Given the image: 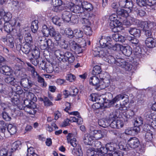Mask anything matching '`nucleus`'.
Segmentation results:
<instances>
[{
  "mask_svg": "<svg viewBox=\"0 0 156 156\" xmlns=\"http://www.w3.org/2000/svg\"><path fill=\"white\" fill-rule=\"evenodd\" d=\"M70 47L71 49L75 50V52L76 54H79L82 51L81 47L76 43L74 41H71L70 43Z\"/></svg>",
  "mask_w": 156,
  "mask_h": 156,
  "instance_id": "13",
  "label": "nucleus"
},
{
  "mask_svg": "<svg viewBox=\"0 0 156 156\" xmlns=\"http://www.w3.org/2000/svg\"><path fill=\"white\" fill-rule=\"evenodd\" d=\"M131 12V10H127L126 9L119 8L116 11L117 14L119 16L126 18L129 16V12Z\"/></svg>",
  "mask_w": 156,
  "mask_h": 156,
  "instance_id": "16",
  "label": "nucleus"
},
{
  "mask_svg": "<svg viewBox=\"0 0 156 156\" xmlns=\"http://www.w3.org/2000/svg\"><path fill=\"white\" fill-rule=\"evenodd\" d=\"M68 7L69 8L71 11L74 13H78L79 14L83 12H81L82 7H80V5H74V4L72 2H70L69 3Z\"/></svg>",
  "mask_w": 156,
  "mask_h": 156,
  "instance_id": "9",
  "label": "nucleus"
},
{
  "mask_svg": "<svg viewBox=\"0 0 156 156\" xmlns=\"http://www.w3.org/2000/svg\"><path fill=\"white\" fill-rule=\"evenodd\" d=\"M139 20H136L134 18L129 17H128V19L126 18L123 20V23L124 25L129 26L132 23H134L135 22L136 23H137V22H139Z\"/></svg>",
  "mask_w": 156,
  "mask_h": 156,
  "instance_id": "27",
  "label": "nucleus"
},
{
  "mask_svg": "<svg viewBox=\"0 0 156 156\" xmlns=\"http://www.w3.org/2000/svg\"><path fill=\"white\" fill-rule=\"evenodd\" d=\"M21 141H17L13 143L12 145L11 151H8L5 149H2L0 151V156H10L11 153L15 151L21 146Z\"/></svg>",
  "mask_w": 156,
  "mask_h": 156,
  "instance_id": "4",
  "label": "nucleus"
},
{
  "mask_svg": "<svg viewBox=\"0 0 156 156\" xmlns=\"http://www.w3.org/2000/svg\"><path fill=\"white\" fill-rule=\"evenodd\" d=\"M100 47L96 48L93 51L95 56L104 58V60L110 64H115L126 71H129L132 68V65L122 58H117L116 59L113 56L108 55L107 49L114 51H121L122 45L119 44H112L111 39L109 37L102 36L99 40Z\"/></svg>",
  "mask_w": 156,
  "mask_h": 156,
  "instance_id": "1",
  "label": "nucleus"
},
{
  "mask_svg": "<svg viewBox=\"0 0 156 156\" xmlns=\"http://www.w3.org/2000/svg\"><path fill=\"white\" fill-rule=\"evenodd\" d=\"M134 114V112L131 110H129L125 112L124 115L126 118L128 119L132 118Z\"/></svg>",
  "mask_w": 156,
  "mask_h": 156,
  "instance_id": "49",
  "label": "nucleus"
},
{
  "mask_svg": "<svg viewBox=\"0 0 156 156\" xmlns=\"http://www.w3.org/2000/svg\"><path fill=\"white\" fill-rule=\"evenodd\" d=\"M15 87L16 89H14L15 92L13 93L11 96V101L13 104L17 106L20 109L22 110L23 109V107L20 108L19 105L20 102V95L23 94V90L20 86H16Z\"/></svg>",
  "mask_w": 156,
  "mask_h": 156,
  "instance_id": "2",
  "label": "nucleus"
},
{
  "mask_svg": "<svg viewBox=\"0 0 156 156\" xmlns=\"http://www.w3.org/2000/svg\"><path fill=\"white\" fill-rule=\"evenodd\" d=\"M127 38L130 41L131 43V45H132L133 47H134L135 46L140 45L139 43V40L136 38L129 36H127Z\"/></svg>",
  "mask_w": 156,
  "mask_h": 156,
  "instance_id": "33",
  "label": "nucleus"
},
{
  "mask_svg": "<svg viewBox=\"0 0 156 156\" xmlns=\"http://www.w3.org/2000/svg\"><path fill=\"white\" fill-rule=\"evenodd\" d=\"M100 80H99L97 87L100 89H103L108 87L110 83V81L108 79L100 77Z\"/></svg>",
  "mask_w": 156,
  "mask_h": 156,
  "instance_id": "10",
  "label": "nucleus"
},
{
  "mask_svg": "<svg viewBox=\"0 0 156 156\" xmlns=\"http://www.w3.org/2000/svg\"><path fill=\"white\" fill-rule=\"evenodd\" d=\"M120 102V107H119L120 110H126L127 107L126 105L129 102V98L128 95L124 94V98Z\"/></svg>",
  "mask_w": 156,
  "mask_h": 156,
  "instance_id": "14",
  "label": "nucleus"
},
{
  "mask_svg": "<svg viewBox=\"0 0 156 156\" xmlns=\"http://www.w3.org/2000/svg\"><path fill=\"white\" fill-rule=\"evenodd\" d=\"M97 101V102L93 104L92 106L94 110L99 109L102 107L104 105L102 103H101L98 101Z\"/></svg>",
  "mask_w": 156,
  "mask_h": 156,
  "instance_id": "62",
  "label": "nucleus"
},
{
  "mask_svg": "<svg viewBox=\"0 0 156 156\" xmlns=\"http://www.w3.org/2000/svg\"><path fill=\"white\" fill-rule=\"evenodd\" d=\"M31 31L33 33H36L38 29V21L37 20L33 21L31 26Z\"/></svg>",
  "mask_w": 156,
  "mask_h": 156,
  "instance_id": "44",
  "label": "nucleus"
},
{
  "mask_svg": "<svg viewBox=\"0 0 156 156\" xmlns=\"http://www.w3.org/2000/svg\"><path fill=\"white\" fill-rule=\"evenodd\" d=\"M121 51L125 55L127 56H130L132 52L131 48L128 45L122 46Z\"/></svg>",
  "mask_w": 156,
  "mask_h": 156,
  "instance_id": "21",
  "label": "nucleus"
},
{
  "mask_svg": "<svg viewBox=\"0 0 156 156\" xmlns=\"http://www.w3.org/2000/svg\"><path fill=\"white\" fill-rule=\"evenodd\" d=\"M35 155L34 153V149L32 147H30L27 149V156H34Z\"/></svg>",
  "mask_w": 156,
  "mask_h": 156,
  "instance_id": "64",
  "label": "nucleus"
},
{
  "mask_svg": "<svg viewBox=\"0 0 156 156\" xmlns=\"http://www.w3.org/2000/svg\"><path fill=\"white\" fill-rule=\"evenodd\" d=\"M118 146L119 149L122 150L128 151L129 149L126 146V143L123 140L119 142Z\"/></svg>",
  "mask_w": 156,
  "mask_h": 156,
  "instance_id": "34",
  "label": "nucleus"
},
{
  "mask_svg": "<svg viewBox=\"0 0 156 156\" xmlns=\"http://www.w3.org/2000/svg\"><path fill=\"white\" fill-rule=\"evenodd\" d=\"M133 51L134 55L137 57L142 53V49L140 47V45L133 47Z\"/></svg>",
  "mask_w": 156,
  "mask_h": 156,
  "instance_id": "40",
  "label": "nucleus"
},
{
  "mask_svg": "<svg viewBox=\"0 0 156 156\" xmlns=\"http://www.w3.org/2000/svg\"><path fill=\"white\" fill-rule=\"evenodd\" d=\"M12 7L16 10L19 11L20 10L21 7L19 2L17 1H13L12 2Z\"/></svg>",
  "mask_w": 156,
  "mask_h": 156,
  "instance_id": "60",
  "label": "nucleus"
},
{
  "mask_svg": "<svg viewBox=\"0 0 156 156\" xmlns=\"http://www.w3.org/2000/svg\"><path fill=\"white\" fill-rule=\"evenodd\" d=\"M24 39L26 42V44H31L32 42V38L30 33H26L24 37Z\"/></svg>",
  "mask_w": 156,
  "mask_h": 156,
  "instance_id": "41",
  "label": "nucleus"
},
{
  "mask_svg": "<svg viewBox=\"0 0 156 156\" xmlns=\"http://www.w3.org/2000/svg\"><path fill=\"white\" fill-rule=\"evenodd\" d=\"M78 148L77 150L76 151L75 149L74 148L72 151L73 154L75 155L76 156H83V153L81 150V148L79 145H78Z\"/></svg>",
  "mask_w": 156,
  "mask_h": 156,
  "instance_id": "48",
  "label": "nucleus"
},
{
  "mask_svg": "<svg viewBox=\"0 0 156 156\" xmlns=\"http://www.w3.org/2000/svg\"><path fill=\"white\" fill-rule=\"evenodd\" d=\"M128 144L130 148H135L138 147L139 144L138 139L135 137L130 138L128 141Z\"/></svg>",
  "mask_w": 156,
  "mask_h": 156,
  "instance_id": "12",
  "label": "nucleus"
},
{
  "mask_svg": "<svg viewBox=\"0 0 156 156\" xmlns=\"http://www.w3.org/2000/svg\"><path fill=\"white\" fill-rule=\"evenodd\" d=\"M79 16L81 18L80 21L82 24L85 27H90L91 23L89 20L90 19H87V16L85 15L84 12H83L80 14Z\"/></svg>",
  "mask_w": 156,
  "mask_h": 156,
  "instance_id": "11",
  "label": "nucleus"
},
{
  "mask_svg": "<svg viewBox=\"0 0 156 156\" xmlns=\"http://www.w3.org/2000/svg\"><path fill=\"white\" fill-rule=\"evenodd\" d=\"M116 144L113 143H110L107 144L105 145L108 151L111 152V154H109L110 156H123V153L121 151H115V150Z\"/></svg>",
  "mask_w": 156,
  "mask_h": 156,
  "instance_id": "5",
  "label": "nucleus"
},
{
  "mask_svg": "<svg viewBox=\"0 0 156 156\" xmlns=\"http://www.w3.org/2000/svg\"><path fill=\"white\" fill-rule=\"evenodd\" d=\"M107 152L108 151L106 147H101L100 148H97V154L95 156H104L107 154Z\"/></svg>",
  "mask_w": 156,
  "mask_h": 156,
  "instance_id": "24",
  "label": "nucleus"
},
{
  "mask_svg": "<svg viewBox=\"0 0 156 156\" xmlns=\"http://www.w3.org/2000/svg\"><path fill=\"white\" fill-rule=\"evenodd\" d=\"M5 79V82L8 84H10L15 87V79L12 75L9 74Z\"/></svg>",
  "mask_w": 156,
  "mask_h": 156,
  "instance_id": "35",
  "label": "nucleus"
},
{
  "mask_svg": "<svg viewBox=\"0 0 156 156\" xmlns=\"http://www.w3.org/2000/svg\"><path fill=\"white\" fill-rule=\"evenodd\" d=\"M2 73L7 75H9V74H11V69L9 66H2L1 68Z\"/></svg>",
  "mask_w": 156,
  "mask_h": 156,
  "instance_id": "39",
  "label": "nucleus"
},
{
  "mask_svg": "<svg viewBox=\"0 0 156 156\" xmlns=\"http://www.w3.org/2000/svg\"><path fill=\"white\" fill-rule=\"evenodd\" d=\"M126 6L125 8H127L128 10H131V12L134 11V9L136 8L133 5L132 2L130 0H127L126 1Z\"/></svg>",
  "mask_w": 156,
  "mask_h": 156,
  "instance_id": "51",
  "label": "nucleus"
},
{
  "mask_svg": "<svg viewBox=\"0 0 156 156\" xmlns=\"http://www.w3.org/2000/svg\"><path fill=\"white\" fill-rule=\"evenodd\" d=\"M89 99L92 101H100L101 98V97L96 94H92L90 96Z\"/></svg>",
  "mask_w": 156,
  "mask_h": 156,
  "instance_id": "55",
  "label": "nucleus"
},
{
  "mask_svg": "<svg viewBox=\"0 0 156 156\" xmlns=\"http://www.w3.org/2000/svg\"><path fill=\"white\" fill-rule=\"evenodd\" d=\"M139 26L142 28L144 30H146L149 29H151L154 27L155 23L153 22L150 21H139Z\"/></svg>",
  "mask_w": 156,
  "mask_h": 156,
  "instance_id": "7",
  "label": "nucleus"
},
{
  "mask_svg": "<svg viewBox=\"0 0 156 156\" xmlns=\"http://www.w3.org/2000/svg\"><path fill=\"white\" fill-rule=\"evenodd\" d=\"M41 43L40 48L41 49L44 50L46 49L49 44L51 43V40L50 39H45L44 40H41Z\"/></svg>",
  "mask_w": 156,
  "mask_h": 156,
  "instance_id": "28",
  "label": "nucleus"
},
{
  "mask_svg": "<svg viewBox=\"0 0 156 156\" xmlns=\"http://www.w3.org/2000/svg\"><path fill=\"white\" fill-rule=\"evenodd\" d=\"M67 142L68 143L70 144L72 146L74 147H76L77 145H78V141L75 138H73L71 139V140L68 141Z\"/></svg>",
  "mask_w": 156,
  "mask_h": 156,
  "instance_id": "61",
  "label": "nucleus"
},
{
  "mask_svg": "<svg viewBox=\"0 0 156 156\" xmlns=\"http://www.w3.org/2000/svg\"><path fill=\"white\" fill-rule=\"evenodd\" d=\"M129 33L136 37H139L140 35L141 31L139 29L132 28L129 30Z\"/></svg>",
  "mask_w": 156,
  "mask_h": 156,
  "instance_id": "29",
  "label": "nucleus"
},
{
  "mask_svg": "<svg viewBox=\"0 0 156 156\" xmlns=\"http://www.w3.org/2000/svg\"><path fill=\"white\" fill-rule=\"evenodd\" d=\"M20 83L23 87L28 88L30 87L32 84V82L31 80L26 78L22 79Z\"/></svg>",
  "mask_w": 156,
  "mask_h": 156,
  "instance_id": "20",
  "label": "nucleus"
},
{
  "mask_svg": "<svg viewBox=\"0 0 156 156\" xmlns=\"http://www.w3.org/2000/svg\"><path fill=\"white\" fill-rule=\"evenodd\" d=\"M94 140L92 135L87 133L85 134L83 137L84 143L87 145H92Z\"/></svg>",
  "mask_w": 156,
  "mask_h": 156,
  "instance_id": "15",
  "label": "nucleus"
},
{
  "mask_svg": "<svg viewBox=\"0 0 156 156\" xmlns=\"http://www.w3.org/2000/svg\"><path fill=\"white\" fill-rule=\"evenodd\" d=\"M4 30L7 33H9L13 30L11 25L8 22H5L4 24Z\"/></svg>",
  "mask_w": 156,
  "mask_h": 156,
  "instance_id": "45",
  "label": "nucleus"
},
{
  "mask_svg": "<svg viewBox=\"0 0 156 156\" xmlns=\"http://www.w3.org/2000/svg\"><path fill=\"white\" fill-rule=\"evenodd\" d=\"M58 44L62 48L68 49L69 45L68 42L64 40H62L58 42Z\"/></svg>",
  "mask_w": 156,
  "mask_h": 156,
  "instance_id": "37",
  "label": "nucleus"
},
{
  "mask_svg": "<svg viewBox=\"0 0 156 156\" xmlns=\"http://www.w3.org/2000/svg\"><path fill=\"white\" fill-rule=\"evenodd\" d=\"M95 127V126L91 125L90 127V133L92 135L94 140H99L106 135L107 131L105 130H96Z\"/></svg>",
  "mask_w": 156,
  "mask_h": 156,
  "instance_id": "3",
  "label": "nucleus"
},
{
  "mask_svg": "<svg viewBox=\"0 0 156 156\" xmlns=\"http://www.w3.org/2000/svg\"><path fill=\"white\" fill-rule=\"evenodd\" d=\"M124 98V94H119L117 95L111 101L110 103L111 104H113L122 100Z\"/></svg>",
  "mask_w": 156,
  "mask_h": 156,
  "instance_id": "42",
  "label": "nucleus"
},
{
  "mask_svg": "<svg viewBox=\"0 0 156 156\" xmlns=\"http://www.w3.org/2000/svg\"><path fill=\"white\" fill-rule=\"evenodd\" d=\"M52 4L55 7V11H59L61 9V6L62 4V2L61 0H52Z\"/></svg>",
  "mask_w": 156,
  "mask_h": 156,
  "instance_id": "18",
  "label": "nucleus"
},
{
  "mask_svg": "<svg viewBox=\"0 0 156 156\" xmlns=\"http://www.w3.org/2000/svg\"><path fill=\"white\" fill-rule=\"evenodd\" d=\"M109 121L105 119H100L98 122V124L100 126L105 128L109 126Z\"/></svg>",
  "mask_w": 156,
  "mask_h": 156,
  "instance_id": "36",
  "label": "nucleus"
},
{
  "mask_svg": "<svg viewBox=\"0 0 156 156\" xmlns=\"http://www.w3.org/2000/svg\"><path fill=\"white\" fill-rule=\"evenodd\" d=\"M24 98L27 99L32 101L36 100V98L35 97L34 95L31 92L26 91L24 93Z\"/></svg>",
  "mask_w": 156,
  "mask_h": 156,
  "instance_id": "25",
  "label": "nucleus"
},
{
  "mask_svg": "<svg viewBox=\"0 0 156 156\" xmlns=\"http://www.w3.org/2000/svg\"><path fill=\"white\" fill-rule=\"evenodd\" d=\"M79 14H74L72 15V17L71 18L70 22L73 24H77L78 23L79 19L78 16H79Z\"/></svg>",
  "mask_w": 156,
  "mask_h": 156,
  "instance_id": "53",
  "label": "nucleus"
},
{
  "mask_svg": "<svg viewBox=\"0 0 156 156\" xmlns=\"http://www.w3.org/2000/svg\"><path fill=\"white\" fill-rule=\"evenodd\" d=\"M6 126L3 121H0V131L4 133L6 130Z\"/></svg>",
  "mask_w": 156,
  "mask_h": 156,
  "instance_id": "63",
  "label": "nucleus"
},
{
  "mask_svg": "<svg viewBox=\"0 0 156 156\" xmlns=\"http://www.w3.org/2000/svg\"><path fill=\"white\" fill-rule=\"evenodd\" d=\"M154 115V113H153L151 111L149 110L145 113V116L147 120H149L150 122V120H152Z\"/></svg>",
  "mask_w": 156,
  "mask_h": 156,
  "instance_id": "50",
  "label": "nucleus"
},
{
  "mask_svg": "<svg viewBox=\"0 0 156 156\" xmlns=\"http://www.w3.org/2000/svg\"><path fill=\"white\" fill-rule=\"evenodd\" d=\"M121 25V23L119 20H116V21H111L109 24L110 28L114 32H115L116 30L117 31L119 30L118 28H119Z\"/></svg>",
  "mask_w": 156,
  "mask_h": 156,
  "instance_id": "17",
  "label": "nucleus"
},
{
  "mask_svg": "<svg viewBox=\"0 0 156 156\" xmlns=\"http://www.w3.org/2000/svg\"><path fill=\"white\" fill-rule=\"evenodd\" d=\"M83 32L82 30L78 29H75L74 30L73 36L77 38H81L83 37Z\"/></svg>",
  "mask_w": 156,
  "mask_h": 156,
  "instance_id": "43",
  "label": "nucleus"
},
{
  "mask_svg": "<svg viewBox=\"0 0 156 156\" xmlns=\"http://www.w3.org/2000/svg\"><path fill=\"white\" fill-rule=\"evenodd\" d=\"M42 32L43 35L45 36L48 37L49 35V29L45 25L42 26Z\"/></svg>",
  "mask_w": 156,
  "mask_h": 156,
  "instance_id": "57",
  "label": "nucleus"
},
{
  "mask_svg": "<svg viewBox=\"0 0 156 156\" xmlns=\"http://www.w3.org/2000/svg\"><path fill=\"white\" fill-rule=\"evenodd\" d=\"M101 69L99 66H94L92 71V74L93 75H97L99 74V77H101L103 74L101 73Z\"/></svg>",
  "mask_w": 156,
  "mask_h": 156,
  "instance_id": "31",
  "label": "nucleus"
},
{
  "mask_svg": "<svg viewBox=\"0 0 156 156\" xmlns=\"http://www.w3.org/2000/svg\"><path fill=\"white\" fill-rule=\"evenodd\" d=\"M7 129L8 132L10 133L11 135L15 134L17 131L16 127L11 124L8 125Z\"/></svg>",
  "mask_w": 156,
  "mask_h": 156,
  "instance_id": "46",
  "label": "nucleus"
},
{
  "mask_svg": "<svg viewBox=\"0 0 156 156\" xmlns=\"http://www.w3.org/2000/svg\"><path fill=\"white\" fill-rule=\"evenodd\" d=\"M143 123V118L141 117H138L135 120L134 125L135 126L139 127Z\"/></svg>",
  "mask_w": 156,
  "mask_h": 156,
  "instance_id": "58",
  "label": "nucleus"
},
{
  "mask_svg": "<svg viewBox=\"0 0 156 156\" xmlns=\"http://www.w3.org/2000/svg\"><path fill=\"white\" fill-rule=\"evenodd\" d=\"M52 20L54 24L59 26H60L62 23V19L59 17L57 16L53 17Z\"/></svg>",
  "mask_w": 156,
  "mask_h": 156,
  "instance_id": "38",
  "label": "nucleus"
},
{
  "mask_svg": "<svg viewBox=\"0 0 156 156\" xmlns=\"http://www.w3.org/2000/svg\"><path fill=\"white\" fill-rule=\"evenodd\" d=\"M99 80L98 77L96 76H93L90 77L89 82L90 84L95 86L97 87Z\"/></svg>",
  "mask_w": 156,
  "mask_h": 156,
  "instance_id": "30",
  "label": "nucleus"
},
{
  "mask_svg": "<svg viewBox=\"0 0 156 156\" xmlns=\"http://www.w3.org/2000/svg\"><path fill=\"white\" fill-rule=\"evenodd\" d=\"M75 57L73 54L69 51H66L63 53V56L62 57V61L64 62H68L71 63L74 61Z\"/></svg>",
  "mask_w": 156,
  "mask_h": 156,
  "instance_id": "8",
  "label": "nucleus"
},
{
  "mask_svg": "<svg viewBox=\"0 0 156 156\" xmlns=\"http://www.w3.org/2000/svg\"><path fill=\"white\" fill-rule=\"evenodd\" d=\"M64 32L69 37L72 38L73 36L74 30L73 31L70 28H66Z\"/></svg>",
  "mask_w": 156,
  "mask_h": 156,
  "instance_id": "56",
  "label": "nucleus"
},
{
  "mask_svg": "<svg viewBox=\"0 0 156 156\" xmlns=\"http://www.w3.org/2000/svg\"><path fill=\"white\" fill-rule=\"evenodd\" d=\"M112 37L113 39L115 41L121 42H124L126 40V37L127 38V37L123 36L118 34H113Z\"/></svg>",
  "mask_w": 156,
  "mask_h": 156,
  "instance_id": "23",
  "label": "nucleus"
},
{
  "mask_svg": "<svg viewBox=\"0 0 156 156\" xmlns=\"http://www.w3.org/2000/svg\"><path fill=\"white\" fill-rule=\"evenodd\" d=\"M70 94L72 96L76 95L79 92L78 89L75 87H71L69 88Z\"/></svg>",
  "mask_w": 156,
  "mask_h": 156,
  "instance_id": "54",
  "label": "nucleus"
},
{
  "mask_svg": "<svg viewBox=\"0 0 156 156\" xmlns=\"http://www.w3.org/2000/svg\"><path fill=\"white\" fill-rule=\"evenodd\" d=\"M63 52L59 50H56L55 51V55L56 57L59 60H62V57L63 56Z\"/></svg>",
  "mask_w": 156,
  "mask_h": 156,
  "instance_id": "59",
  "label": "nucleus"
},
{
  "mask_svg": "<svg viewBox=\"0 0 156 156\" xmlns=\"http://www.w3.org/2000/svg\"><path fill=\"white\" fill-rule=\"evenodd\" d=\"M32 44H25L24 46L21 48L22 51L25 54H28L30 51Z\"/></svg>",
  "mask_w": 156,
  "mask_h": 156,
  "instance_id": "52",
  "label": "nucleus"
},
{
  "mask_svg": "<svg viewBox=\"0 0 156 156\" xmlns=\"http://www.w3.org/2000/svg\"><path fill=\"white\" fill-rule=\"evenodd\" d=\"M31 48L32 55L33 58L37 60L40 56V53L38 48L35 46H32Z\"/></svg>",
  "mask_w": 156,
  "mask_h": 156,
  "instance_id": "26",
  "label": "nucleus"
},
{
  "mask_svg": "<svg viewBox=\"0 0 156 156\" xmlns=\"http://www.w3.org/2000/svg\"><path fill=\"white\" fill-rule=\"evenodd\" d=\"M145 42L146 45L149 48H153L156 46V43L152 37H147Z\"/></svg>",
  "mask_w": 156,
  "mask_h": 156,
  "instance_id": "22",
  "label": "nucleus"
},
{
  "mask_svg": "<svg viewBox=\"0 0 156 156\" xmlns=\"http://www.w3.org/2000/svg\"><path fill=\"white\" fill-rule=\"evenodd\" d=\"M72 14L69 11H64L62 14V18L64 21L66 22H69L71 20Z\"/></svg>",
  "mask_w": 156,
  "mask_h": 156,
  "instance_id": "19",
  "label": "nucleus"
},
{
  "mask_svg": "<svg viewBox=\"0 0 156 156\" xmlns=\"http://www.w3.org/2000/svg\"><path fill=\"white\" fill-rule=\"evenodd\" d=\"M1 40L10 48H13L14 47V38L11 35H7L6 37H2Z\"/></svg>",
  "mask_w": 156,
  "mask_h": 156,
  "instance_id": "6",
  "label": "nucleus"
},
{
  "mask_svg": "<svg viewBox=\"0 0 156 156\" xmlns=\"http://www.w3.org/2000/svg\"><path fill=\"white\" fill-rule=\"evenodd\" d=\"M153 133L150 130L146 132L145 135V140L147 142H151L153 139Z\"/></svg>",
  "mask_w": 156,
  "mask_h": 156,
  "instance_id": "47",
  "label": "nucleus"
},
{
  "mask_svg": "<svg viewBox=\"0 0 156 156\" xmlns=\"http://www.w3.org/2000/svg\"><path fill=\"white\" fill-rule=\"evenodd\" d=\"M82 7V9H84L88 11H91L93 9V7L91 4L85 1H83V5Z\"/></svg>",
  "mask_w": 156,
  "mask_h": 156,
  "instance_id": "32",
  "label": "nucleus"
}]
</instances>
